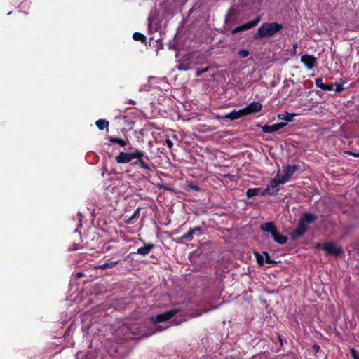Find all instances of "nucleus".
Returning a JSON list of instances; mask_svg holds the SVG:
<instances>
[{
  "label": "nucleus",
  "mask_w": 359,
  "mask_h": 359,
  "mask_svg": "<svg viewBox=\"0 0 359 359\" xmlns=\"http://www.w3.org/2000/svg\"><path fill=\"white\" fill-rule=\"evenodd\" d=\"M161 326L152 327L144 324L136 323H127L119 329L125 339H137L149 337L157 332L162 331Z\"/></svg>",
  "instance_id": "obj_1"
},
{
  "label": "nucleus",
  "mask_w": 359,
  "mask_h": 359,
  "mask_svg": "<svg viewBox=\"0 0 359 359\" xmlns=\"http://www.w3.org/2000/svg\"><path fill=\"white\" fill-rule=\"evenodd\" d=\"M283 29V25L278 22H264L253 34V39L258 40L262 38H270Z\"/></svg>",
  "instance_id": "obj_2"
},
{
  "label": "nucleus",
  "mask_w": 359,
  "mask_h": 359,
  "mask_svg": "<svg viewBox=\"0 0 359 359\" xmlns=\"http://www.w3.org/2000/svg\"><path fill=\"white\" fill-rule=\"evenodd\" d=\"M141 156H144V153L141 150L135 149L132 152L121 151L115 157V160L118 163L124 164L130 163L133 159L140 158Z\"/></svg>",
  "instance_id": "obj_3"
},
{
  "label": "nucleus",
  "mask_w": 359,
  "mask_h": 359,
  "mask_svg": "<svg viewBox=\"0 0 359 359\" xmlns=\"http://www.w3.org/2000/svg\"><path fill=\"white\" fill-rule=\"evenodd\" d=\"M323 250L328 255L335 257H339L344 255L342 248L337 246L335 243L331 241L324 243Z\"/></svg>",
  "instance_id": "obj_4"
},
{
  "label": "nucleus",
  "mask_w": 359,
  "mask_h": 359,
  "mask_svg": "<svg viewBox=\"0 0 359 359\" xmlns=\"http://www.w3.org/2000/svg\"><path fill=\"white\" fill-rule=\"evenodd\" d=\"M298 166L296 165H288L283 170V175L280 172H278L276 175H279L281 184H285L290 180L294 173L297 170Z\"/></svg>",
  "instance_id": "obj_5"
},
{
  "label": "nucleus",
  "mask_w": 359,
  "mask_h": 359,
  "mask_svg": "<svg viewBox=\"0 0 359 359\" xmlns=\"http://www.w3.org/2000/svg\"><path fill=\"white\" fill-rule=\"evenodd\" d=\"M180 311V309H173L169 310L163 313L158 314V315L156 316L155 317H152L151 320L154 323L165 322V321H167V320L171 319Z\"/></svg>",
  "instance_id": "obj_6"
},
{
  "label": "nucleus",
  "mask_w": 359,
  "mask_h": 359,
  "mask_svg": "<svg viewBox=\"0 0 359 359\" xmlns=\"http://www.w3.org/2000/svg\"><path fill=\"white\" fill-rule=\"evenodd\" d=\"M287 125V122H280V123H275L273 125L266 124L264 126H262L261 124H257V126L259 128H261L263 133L269 134V133H272L276 132V131L282 129Z\"/></svg>",
  "instance_id": "obj_7"
},
{
  "label": "nucleus",
  "mask_w": 359,
  "mask_h": 359,
  "mask_svg": "<svg viewBox=\"0 0 359 359\" xmlns=\"http://www.w3.org/2000/svg\"><path fill=\"white\" fill-rule=\"evenodd\" d=\"M261 20V18L259 16H257L253 20L248 22L242 25L236 27L232 30V34H235L236 33L243 32L245 30H248L254 27H255Z\"/></svg>",
  "instance_id": "obj_8"
},
{
  "label": "nucleus",
  "mask_w": 359,
  "mask_h": 359,
  "mask_svg": "<svg viewBox=\"0 0 359 359\" xmlns=\"http://www.w3.org/2000/svg\"><path fill=\"white\" fill-rule=\"evenodd\" d=\"M280 182V180L279 179V175H276L275 178L271 180L269 184L266 187V191H268L269 195L276 196L278 194L280 191L278 184H282Z\"/></svg>",
  "instance_id": "obj_9"
},
{
  "label": "nucleus",
  "mask_w": 359,
  "mask_h": 359,
  "mask_svg": "<svg viewBox=\"0 0 359 359\" xmlns=\"http://www.w3.org/2000/svg\"><path fill=\"white\" fill-rule=\"evenodd\" d=\"M262 104L259 102H252L243 108L245 116H249L259 112L262 109Z\"/></svg>",
  "instance_id": "obj_10"
},
{
  "label": "nucleus",
  "mask_w": 359,
  "mask_h": 359,
  "mask_svg": "<svg viewBox=\"0 0 359 359\" xmlns=\"http://www.w3.org/2000/svg\"><path fill=\"white\" fill-rule=\"evenodd\" d=\"M201 233L202 228L200 226H196L194 228H191L187 233H184L182 236H180L179 240L181 243L184 241H191L193 240L194 234L200 236Z\"/></svg>",
  "instance_id": "obj_11"
},
{
  "label": "nucleus",
  "mask_w": 359,
  "mask_h": 359,
  "mask_svg": "<svg viewBox=\"0 0 359 359\" xmlns=\"http://www.w3.org/2000/svg\"><path fill=\"white\" fill-rule=\"evenodd\" d=\"M308 229L307 226L302 224V222L299 221L297 228L291 233V238L292 240H297L302 237Z\"/></svg>",
  "instance_id": "obj_12"
},
{
  "label": "nucleus",
  "mask_w": 359,
  "mask_h": 359,
  "mask_svg": "<svg viewBox=\"0 0 359 359\" xmlns=\"http://www.w3.org/2000/svg\"><path fill=\"white\" fill-rule=\"evenodd\" d=\"M301 62L309 70L313 69L316 64V58L313 55L305 54L301 57Z\"/></svg>",
  "instance_id": "obj_13"
},
{
  "label": "nucleus",
  "mask_w": 359,
  "mask_h": 359,
  "mask_svg": "<svg viewBox=\"0 0 359 359\" xmlns=\"http://www.w3.org/2000/svg\"><path fill=\"white\" fill-rule=\"evenodd\" d=\"M318 217L316 215L310 213V212H305L303 213L301 217L299 218V221L302 222V224H304L306 226L307 224H311L316 221Z\"/></svg>",
  "instance_id": "obj_14"
},
{
  "label": "nucleus",
  "mask_w": 359,
  "mask_h": 359,
  "mask_svg": "<svg viewBox=\"0 0 359 359\" xmlns=\"http://www.w3.org/2000/svg\"><path fill=\"white\" fill-rule=\"evenodd\" d=\"M245 116L243 112V109L233 110L231 112L226 114L223 118L229 120H236L241 117Z\"/></svg>",
  "instance_id": "obj_15"
},
{
  "label": "nucleus",
  "mask_w": 359,
  "mask_h": 359,
  "mask_svg": "<svg viewBox=\"0 0 359 359\" xmlns=\"http://www.w3.org/2000/svg\"><path fill=\"white\" fill-rule=\"evenodd\" d=\"M260 229L264 232H267L272 235L277 231V227L273 222H269L262 224L260 226Z\"/></svg>",
  "instance_id": "obj_16"
},
{
  "label": "nucleus",
  "mask_w": 359,
  "mask_h": 359,
  "mask_svg": "<svg viewBox=\"0 0 359 359\" xmlns=\"http://www.w3.org/2000/svg\"><path fill=\"white\" fill-rule=\"evenodd\" d=\"M154 248L155 245L154 243L144 244V246L137 249V253L138 255L145 256L147 255Z\"/></svg>",
  "instance_id": "obj_17"
},
{
  "label": "nucleus",
  "mask_w": 359,
  "mask_h": 359,
  "mask_svg": "<svg viewBox=\"0 0 359 359\" xmlns=\"http://www.w3.org/2000/svg\"><path fill=\"white\" fill-rule=\"evenodd\" d=\"M107 139L109 140V142L110 143H111V144H118L121 147H126L128 144V140L127 139L126 140H123V139H121V138L115 137H112V136H107Z\"/></svg>",
  "instance_id": "obj_18"
},
{
  "label": "nucleus",
  "mask_w": 359,
  "mask_h": 359,
  "mask_svg": "<svg viewBox=\"0 0 359 359\" xmlns=\"http://www.w3.org/2000/svg\"><path fill=\"white\" fill-rule=\"evenodd\" d=\"M144 156H141L140 158H135L136 161L133 163V165H137L139 168L151 171V168L149 165L143 160Z\"/></svg>",
  "instance_id": "obj_19"
},
{
  "label": "nucleus",
  "mask_w": 359,
  "mask_h": 359,
  "mask_svg": "<svg viewBox=\"0 0 359 359\" xmlns=\"http://www.w3.org/2000/svg\"><path fill=\"white\" fill-rule=\"evenodd\" d=\"M271 236L273 237V240L279 244H285L287 243V238L285 236L279 233L278 230L276 231V233L272 234Z\"/></svg>",
  "instance_id": "obj_20"
},
{
  "label": "nucleus",
  "mask_w": 359,
  "mask_h": 359,
  "mask_svg": "<svg viewBox=\"0 0 359 359\" xmlns=\"http://www.w3.org/2000/svg\"><path fill=\"white\" fill-rule=\"evenodd\" d=\"M119 263H120V260L105 262L102 264H100V265L97 266L96 268L102 269V270H105L107 269L113 268Z\"/></svg>",
  "instance_id": "obj_21"
},
{
  "label": "nucleus",
  "mask_w": 359,
  "mask_h": 359,
  "mask_svg": "<svg viewBox=\"0 0 359 359\" xmlns=\"http://www.w3.org/2000/svg\"><path fill=\"white\" fill-rule=\"evenodd\" d=\"M140 210H141V208H137L135 211L133 213V215L128 217L126 222V224H132L134 223V220L135 219H137L139 218L140 217Z\"/></svg>",
  "instance_id": "obj_22"
},
{
  "label": "nucleus",
  "mask_w": 359,
  "mask_h": 359,
  "mask_svg": "<svg viewBox=\"0 0 359 359\" xmlns=\"http://www.w3.org/2000/svg\"><path fill=\"white\" fill-rule=\"evenodd\" d=\"M109 124V121L105 119H99L95 122V125L100 130H102L104 128H106L107 131H108Z\"/></svg>",
  "instance_id": "obj_23"
},
{
  "label": "nucleus",
  "mask_w": 359,
  "mask_h": 359,
  "mask_svg": "<svg viewBox=\"0 0 359 359\" xmlns=\"http://www.w3.org/2000/svg\"><path fill=\"white\" fill-rule=\"evenodd\" d=\"M295 115V114H290L288 112H285V114H278V118L280 120H285L287 122H291L293 121V118Z\"/></svg>",
  "instance_id": "obj_24"
},
{
  "label": "nucleus",
  "mask_w": 359,
  "mask_h": 359,
  "mask_svg": "<svg viewBox=\"0 0 359 359\" xmlns=\"http://www.w3.org/2000/svg\"><path fill=\"white\" fill-rule=\"evenodd\" d=\"M238 15V12L237 10L234 8H231L228 11V14L226 16V22L227 21H231L232 20L237 18Z\"/></svg>",
  "instance_id": "obj_25"
},
{
  "label": "nucleus",
  "mask_w": 359,
  "mask_h": 359,
  "mask_svg": "<svg viewBox=\"0 0 359 359\" xmlns=\"http://www.w3.org/2000/svg\"><path fill=\"white\" fill-rule=\"evenodd\" d=\"M261 188H250L247 189L246 196L248 198H252L259 194Z\"/></svg>",
  "instance_id": "obj_26"
},
{
  "label": "nucleus",
  "mask_w": 359,
  "mask_h": 359,
  "mask_svg": "<svg viewBox=\"0 0 359 359\" xmlns=\"http://www.w3.org/2000/svg\"><path fill=\"white\" fill-rule=\"evenodd\" d=\"M133 39L135 40V41H141L142 43H146L147 42V38L145 37L144 35H143L142 33L140 32H135L133 34Z\"/></svg>",
  "instance_id": "obj_27"
},
{
  "label": "nucleus",
  "mask_w": 359,
  "mask_h": 359,
  "mask_svg": "<svg viewBox=\"0 0 359 359\" xmlns=\"http://www.w3.org/2000/svg\"><path fill=\"white\" fill-rule=\"evenodd\" d=\"M254 255L256 257V259H257V262L258 263V264L259 266H263L264 264L265 263V261L264 259V255L263 254L261 255L259 254L258 252H254Z\"/></svg>",
  "instance_id": "obj_28"
},
{
  "label": "nucleus",
  "mask_w": 359,
  "mask_h": 359,
  "mask_svg": "<svg viewBox=\"0 0 359 359\" xmlns=\"http://www.w3.org/2000/svg\"><path fill=\"white\" fill-rule=\"evenodd\" d=\"M263 255H264V259L265 261V263L266 264H276V262L274 261V260H272L270 257V255L269 254V252H266V251H264L262 252Z\"/></svg>",
  "instance_id": "obj_29"
},
{
  "label": "nucleus",
  "mask_w": 359,
  "mask_h": 359,
  "mask_svg": "<svg viewBox=\"0 0 359 359\" xmlns=\"http://www.w3.org/2000/svg\"><path fill=\"white\" fill-rule=\"evenodd\" d=\"M315 83H316V86L318 88H320L321 90H323L325 84V83H324L323 82V79L322 78H317V79H316Z\"/></svg>",
  "instance_id": "obj_30"
},
{
  "label": "nucleus",
  "mask_w": 359,
  "mask_h": 359,
  "mask_svg": "<svg viewBox=\"0 0 359 359\" xmlns=\"http://www.w3.org/2000/svg\"><path fill=\"white\" fill-rule=\"evenodd\" d=\"M238 55L241 57H248L249 55H250V52L249 50H240L238 52Z\"/></svg>",
  "instance_id": "obj_31"
},
{
  "label": "nucleus",
  "mask_w": 359,
  "mask_h": 359,
  "mask_svg": "<svg viewBox=\"0 0 359 359\" xmlns=\"http://www.w3.org/2000/svg\"><path fill=\"white\" fill-rule=\"evenodd\" d=\"M187 187L189 189H191V190H194V191H198L201 190V187L197 185V184H195L194 183H190L187 185Z\"/></svg>",
  "instance_id": "obj_32"
},
{
  "label": "nucleus",
  "mask_w": 359,
  "mask_h": 359,
  "mask_svg": "<svg viewBox=\"0 0 359 359\" xmlns=\"http://www.w3.org/2000/svg\"><path fill=\"white\" fill-rule=\"evenodd\" d=\"M350 353L353 359H359V352L355 348H351L350 350Z\"/></svg>",
  "instance_id": "obj_33"
},
{
  "label": "nucleus",
  "mask_w": 359,
  "mask_h": 359,
  "mask_svg": "<svg viewBox=\"0 0 359 359\" xmlns=\"http://www.w3.org/2000/svg\"><path fill=\"white\" fill-rule=\"evenodd\" d=\"M333 85L335 86V87H336L334 90L337 93H341L344 90V88L343 87L342 84H341V83H333Z\"/></svg>",
  "instance_id": "obj_34"
},
{
  "label": "nucleus",
  "mask_w": 359,
  "mask_h": 359,
  "mask_svg": "<svg viewBox=\"0 0 359 359\" xmlns=\"http://www.w3.org/2000/svg\"><path fill=\"white\" fill-rule=\"evenodd\" d=\"M209 69H210L209 67H207L205 68H203L201 69L197 70L196 72V76H201L203 73L207 72L209 70Z\"/></svg>",
  "instance_id": "obj_35"
},
{
  "label": "nucleus",
  "mask_w": 359,
  "mask_h": 359,
  "mask_svg": "<svg viewBox=\"0 0 359 359\" xmlns=\"http://www.w3.org/2000/svg\"><path fill=\"white\" fill-rule=\"evenodd\" d=\"M333 87H334L333 83L332 84H325V86H324V88L323 90L330 91L334 89Z\"/></svg>",
  "instance_id": "obj_36"
},
{
  "label": "nucleus",
  "mask_w": 359,
  "mask_h": 359,
  "mask_svg": "<svg viewBox=\"0 0 359 359\" xmlns=\"http://www.w3.org/2000/svg\"><path fill=\"white\" fill-rule=\"evenodd\" d=\"M165 144L170 149H171L173 147V142L170 139H166L165 141Z\"/></svg>",
  "instance_id": "obj_37"
},
{
  "label": "nucleus",
  "mask_w": 359,
  "mask_h": 359,
  "mask_svg": "<svg viewBox=\"0 0 359 359\" xmlns=\"http://www.w3.org/2000/svg\"><path fill=\"white\" fill-rule=\"evenodd\" d=\"M179 70L187 71L189 69V67L187 65H180L177 67Z\"/></svg>",
  "instance_id": "obj_38"
},
{
  "label": "nucleus",
  "mask_w": 359,
  "mask_h": 359,
  "mask_svg": "<svg viewBox=\"0 0 359 359\" xmlns=\"http://www.w3.org/2000/svg\"><path fill=\"white\" fill-rule=\"evenodd\" d=\"M183 320L182 319H178L177 318H175L174 320H173V324L175 325H179L180 324L182 323Z\"/></svg>",
  "instance_id": "obj_39"
},
{
  "label": "nucleus",
  "mask_w": 359,
  "mask_h": 359,
  "mask_svg": "<svg viewBox=\"0 0 359 359\" xmlns=\"http://www.w3.org/2000/svg\"><path fill=\"white\" fill-rule=\"evenodd\" d=\"M323 246H324V243H318L316 245V249L317 250H323Z\"/></svg>",
  "instance_id": "obj_40"
},
{
  "label": "nucleus",
  "mask_w": 359,
  "mask_h": 359,
  "mask_svg": "<svg viewBox=\"0 0 359 359\" xmlns=\"http://www.w3.org/2000/svg\"><path fill=\"white\" fill-rule=\"evenodd\" d=\"M313 351H314L316 353H318V352L320 351V346H319L318 344H313Z\"/></svg>",
  "instance_id": "obj_41"
},
{
  "label": "nucleus",
  "mask_w": 359,
  "mask_h": 359,
  "mask_svg": "<svg viewBox=\"0 0 359 359\" xmlns=\"http://www.w3.org/2000/svg\"><path fill=\"white\" fill-rule=\"evenodd\" d=\"M260 194L261 196H265L266 195H269V193L268 191H266V188L263 189L261 192H260Z\"/></svg>",
  "instance_id": "obj_42"
},
{
  "label": "nucleus",
  "mask_w": 359,
  "mask_h": 359,
  "mask_svg": "<svg viewBox=\"0 0 359 359\" xmlns=\"http://www.w3.org/2000/svg\"><path fill=\"white\" fill-rule=\"evenodd\" d=\"M151 16H149L148 18V26H149V27L151 26Z\"/></svg>",
  "instance_id": "obj_43"
},
{
  "label": "nucleus",
  "mask_w": 359,
  "mask_h": 359,
  "mask_svg": "<svg viewBox=\"0 0 359 359\" xmlns=\"http://www.w3.org/2000/svg\"><path fill=\"white\" fill-rule=\"evenodd\" d=\"M278 341L280 343V344L282 345L283 344V339H282V337L280 335H278Z\"/></svg>",
  "instance_id": "obj_44"
},
{
  "label": "nucleus",
  "mask_w": 359,
  "mask_h": 359,
  "mask_svg": "<svg viewBox=\"0 0 359 359\" xmlns=\"http://www.w3.org/2000/svg\"><path fill=\"white\" fill-rule=\"evenodd\" d=\"M106 250L109 251L112 249V247L111 245H107L105 247Z\"/></svg>",
  "instance_id": "obj_45"
},
{
  "label": "nucleus",
  "mask_w": 359,
  "mask_h": 359,
  "mask_svg": "<svg viewBox=\"0 0 359 359\" xmlns=\"http://www.w3.org/2000/svg\"><path fill=\"white\" fill-rule=\"evenodd\" d=\"M83 276V274L81 272L77 273L76 277L80 278Z\"/></svg>",
  "instance_id": "obj_46"
},
{
  "label": "nucleus",
  "mask_w": 359,
  "mask_h": 359,
  "mask_svg": "<svg viewBox=\"0 0 359 359\" xmlns=\"http://www.w3.org/2000/svg\"><path fill=\"white\" fill-rule=\"evenodd\" d=\"M129 102H130V103H132V104H134V103H135L134 102H133V101H132V100H129Z\"/></svg>",
  "instance_id": "obj_47"
},
{
  "label": "nucleus",
  "mask_w": 359,
  "mask_h": 359,
  "mask_svg": "<svg viewBox=\"0 0 359 359\" xmlns=\"http://www.w3.org/2000/svg\"><path fill=\"white\" fill-rule=\"evenodd\" d=\"M354 156H359V155L353 154Z\"/></svg>",
  "instance_id": "obj_48"
}]
</instances>
